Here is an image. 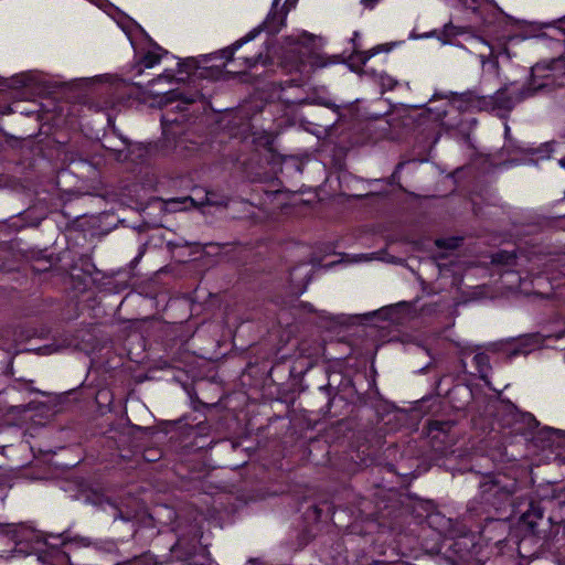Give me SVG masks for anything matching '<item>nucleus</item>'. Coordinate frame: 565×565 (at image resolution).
<instances>
[{"label": "nucleus", "instance_id": "6e6d98bb", "mask_svg": "<svg viewBox=\"0 0 565 565\" xmlns=\"http://www.w3.org/2000/svg\"><path fill=\"white\" fill-rule=\"evenodd\" d=\"M473 2H476L477 0H472ZM483 2L486 3H492L493 0H482Z\"/></svg>", "mask_w": 565, "mask_h": 565}, {"label": "nucleus", "instance_id": "c03bdc74", "mask_svg": "<svg viewBox=\"0 0 565 565\" xmlns=\"http://www.w3.org/2000/svg\"><path fill=\"white\" fill-rule=\"evenodd\" d=\"M32 383H33L32 381H23V387H24L25 390L30 391V392H36V393H41V394H43L41 391L35 390V388H32V387H31V384H32Z\"/></svg>", "mask_w": 565, "mask_h": 565}, {"label": "nucleus", "instance_id": "09e8293b", "mask_svg": "<svg viewBox=\"0 0 565 565\" xmlns=\"http://www.w3.org/2000/svg\"><path fill=\"white\" fill-rule=\"evenodd\" d=\"M168 78H172V77H171V76H168V75H166V74L160 75L156 81H153V82H152V84L159 83V82H161V81H163V79H168Z\"/></svg>", "mask_w": 565, "mask_h": 565}, {"label": "nucleus", "instance_id": "423d86ee", "mask_svg": "<svg viewBox=\"0 0 565 565\" xmlns=\"http://www.w3.org/2000/svg\"><path fill=\"white\" fill-rule=\"evenodd\" d=\"M337 401L342 402L339 396V390L330 383L322 385L311 396L309 402L310 412L322 417H337L338 413L333 411Z\"/></svg>", "mask_w": 565, "mask_h": 565}, {"label": "nucleus", "instance_id": "aec40b11", "mask_svg": "<svg viewBox=\"0 0 565 565\" xmlns=\"http://www.w3.org/2000/svg\"><path fill=\"white\" fill-rule=\"evenodd\" d=\"M515 422L524 425V431L522 433L523 435H531L535 429L540 427V422L534 417V415L526 412H518L515 414Z\"/></svg>", "mask_w": 565, "mask_h": 565}, {"label": "nucleus", "instance_id": "20e7f679", "mask_svg": "<svg viewBox=\"0 0 565 565\" xmlns=\"http://www.w3.org/2000/svg\"><path fill=\"white\" fill-rule=\"evenodd\" d=\"M519 525L527 534L545 540L552 529V519L545 518L544 508L540 502L531 501L529 509L520 516Z\"/></svg>", "mask_w": 565, "mask_h": 565}, {"label": "nucleus", "instance_id": "0eeeda50", "mask_svg": "<svg viewBox=\"0 0 565 565\" xmlns=\"http://www.w3.org/2000/svg\"><path fill=\"white\" fill-rule=\"evenodd\" d=\"M542 343L543 338L540 333H527L498 344V350L507 355V360H511L518 355L530 354L535 349H539Z\"/></svg>", "mask_w": 565, "mask_h": 565}, {"label": "nucleus", "instance_id": "7ed1b4c3", "mask_svg": "<svg viewBox=\"0 0 565 565\" xmlns=\"http://www.w3.org/2000/svg\"><path fill=\"white\" fill-rule=\"evenodd\" d=\"M71 540V535L67 532H64L58 535H54L52 533H40V532H31L29 533V539L34 546H32V552L38 554V557L42 562H46L47 557H57L60 559H65L68 564L71 563V557L67 553L61 551V546L68 543Z\"/></svg>", "mask_w": 565, "mask_h": 565}, {"label": "nucleus", "instance_id": "f03ea898", "mask_svg": "<svg viewBox=\"0 0 565 565\" xmlns=\"http://www.w3.org/2000/svg\"><path fill=\"white\" fill-rule=\"evenodd\" d=\"M288 56L284 57V66L290 71L308 73L313 68L326 67L335 63V58L324 57L319 50L323 45L322 39L305 31L297 36L286 40Z\"/></svg>", "mask_w": 565, "mask_h": 565}, {"label": "nucleus", "instance_id": "3c124183", "mask_svg": "<svg viewBox=\"0 0 565 565\" xmlns=\"http://www.w3.org/2000/svg\"><path fill=\"white\" fill-rule=\"evenodd\" d=\"M41 409V413H44V409L47 412H53L52 408L47 405V407H40L38 411Z\"/></svg>", "mask_w": 565, "mask_h": 565}, {"label": "nucleus", "instance_id": "6ab92c4d", "mask_svg": "<svg viewBox=\"0 0 565 565\" xmlns=\"http://www.w3.org/2000/svg\"><path fill=\"white\" fill-rule=\"evenodd\" d=\"M286 373L291 376L294 374V369L287 367L285 363H276L269 370L267 379L271 384L279 385L282 384L281 381L285 379Z\"/></svg>", "mask_w": 565, "mask_h": 565}, {"label": "nucleus", "instance_id": "393cba45", "mask_svg": "<svg viewBox=\"0 0 565 565\" xmlns=\"http://www.w3.org/2000/svg\"><path fill=\"white\" fill-rule=\"evenodd\" d=\"M473 362H475L476 367H477V370L479 372L480 379L486 380L487 372L491 369L489 355L486 354V353H482V352L481 353H477L473 356Z\"/></svg>", "mask_w": 565, "mask_h": 565}, {"label": "nucleus", "instance_id": "cd10ccee", "mask_svg": "<svg viewBox=\"0 0 565 565\" xmlns=\"http://www.w3.org/2000/svg\"><path fill=\"white\" fill-rule=\"evenodd\" d=\"M40 407H47L46 403L42 402H30L28 404L15 405L9 408L10 414L23 415L28 411L39 409Z\"/></svg>", "mask_w": 565, "mask_h": 565}, {"label": "nucleus", "instance_id": "412c9836", "mask_svg": "<svg viewBox=\"0 0 565 565\" xmlns=\"http://www.w3.org/2000/svg\"><path fill=\"white\" fill-rule=\"evenodd\" d=\"M518 255L515 249H500L498 253L492 255V264L500 266H514L516 264Z\"/></svg>", "mask_w": 565, "mask_h": 565}, {"label": "nucleus", "instance_id": "49530a36", "mask_svg": "<svg viewBox=\"0 0 565 565\" xmlns=\"http://www.w3.org/2000/svg\"><path fill=\"white\" fill-rule=\"evenodd\" d=\"M377 0H362V3L367 8H373Z\"/></svg>", "mask_w": 565, "mask_h": 565}, {"label": "nucleus", "instance_id": "de8ad7c7", "mask_svg": "<svg viewBox=\"0 0 565 565\" xmlns=\"http://www.w3.org/2000/svg\"><path fill=\"white\" fill-rule=\"evenodd\" d=\"M223 444L226 446H230L232 449H235L237 446V443L232 441V440H224Z\"/></svg>", "mask_w": 565, "mask_h": 565}, {"label": "nucleus", "instance_id": "4468645a", "mask_svg": "<svg viewBox=\"0 0 565 565\" xmlns=\"http://www.w3.org/2000/svg\"><path fill=\"white\" fill-rule=\"evenodd\" d=\"M278 2L279 0H274L273 10L268 13L266 20L263 23L264 28L273 33L278 32L285 25L287 17V11L284 9H275Z\"/></svg>", "mask_w": 565, "mask_h": 565}, {"label": "nucleus", "instance_id": "c756f323", "mask_svg": "<svg viewBox=\"0 0 565 565\" xmlns=\"http://www.w3.org/2000/svg\"><path fill=\"white\" fill-rule=\"evenodd\" d=\"M146 249H141L139 252V254L129 263V268L128 269H118L116 271L113 273V275L115 276H124L125 279H129L131 278L132 276H135V274L132 273L134 268L136 267V265L138 264V262L140 260V258L142 257L143 253H145Z\"/></svg>", "mask_w": 565, "mask_h": 565}, {"label": "nucleus", "instance_id": "bf43d9fd", "mask_svg": "<svg viewBox=\"0 0 565 565\" xmlns=\"http://www.w3.org/2000/svg\"><path fill=\"white\" fill-rule=\"evenodd\" d=\"M270 142L269 140V137L266 139V141L264 142V145H268Z\"/></svg>", "mask_w": 565, "mask_h": 565}, {"label": "nucleus", "instance_id": "79ce46f5", "mask_svg": "<svg viewBox=\"0 0 565 565\" xmlns=\"http://www.w3.org/2000/svg\"><path fill=\"white\" fill-rule=\"evenodd\" d=\"M163 98L166 99V103H170L178 98L177 94L173 92H168L164 94Z\"/></svg>", "mask_w": 565, "mask_h": 565}, {"label": "nucleus", "instance_id": "a878e982", "mask_svg": "<svg viewBox=\"0 0 565 565\" xmlns=\"http://www.w3.org/2000/svg\"><path fill=\"white\" fill-rule=\"evenodd\" d=\"M162 57V49L154 47L150 51H148L143 57L141 58V64L146 68H151L154 65L159 64Z\"/></svg>", "mask_w": 565, "mask_h": 565}, {"label": "nucleus", "instance_id": "5701e85b", "mask_svg": "<svg viewBox=\"0 0 565 565\" xmlns=\"http://www.w3.org/2000/svg\"><path fill=\"white\" fill-rule=\"evenodd\" d=\"M93 547L102 553L109 554V555H120L119 547L117 545V542L114 540H94Z\"/></svg>", "mask_w": 565, "mask_h": 565}, {"label": "nucleus", "instance_id": "a211bd4d", "mask_svg": "<svg viewBox=\"0 0 565 565\" xmlns=\"http://www.w3.org/2000/svg\"><path fill=\"white\" fill-rule=\"evenodd\" d=\"M458 254H448V253H439L438 255L434 256L436 259V264L439 268L440 273H450L452 275H456L457 268L459 267L458 262L456 260L458 258Z\"/></svg>", "mask_w": 565, "mask_h": 565}, {"label": "nucleus", "instance_id": "2eb2a0df", "mask_svg": "<svg viewBox=\"0 0 565 565\" xmlns=\"http://www.w3.org/2000/svg\"><path fill=\"white\" fill-rule=\"evenodd\" d=\"M61 268L68 270L73 278L79 276L76 271H82L87 276H93L98 271L96 266L84 256H82L77 262H73L72 264H62Z\"/></svg>", "mask_w": 565, "mask_h": 565}, {"label": "nucleus", "instance_id": "8fccbe9b", "mask_svg": "<svg viewBox=\"0 0 565 565\" xmlns=\"http://www.w3.org/2000/svg\"><path fill=\"white\" fill-rule=\"evenodd\" d=\"M436 245L439 248H443V247H454L452 245L446 244L445 242H441V241H437Z\"/></svg>", "mask_w": 565, "mask_h": 565}, {"label": "nucleus", "instance_id": "4c0bfd02", "mask_svg": "<svg viewBox=\"0 0 565 565\" xmlns=\"http://www.w3.org/2000/svg\"><path fill=\"white\" fill-rule=\"evenodd\" d=\"M379 51L376 49L372 50V51H367V52H362L360 53V58L359 61H361L362 63H365L367 60H370L373 55H375Z\"/></svg>", "mask_w": 565, "mask_h": 565}, {"label": "nucleus", "instance_id": "e2e57ef3", "mask_svg": "<svg viewBox=\"0 0 565 565\" xmlns=\"http://www.w3.org/2000/svg\"><path fill=\"white\" fill-rule=\"evenodd\" d=\"M68 565H73L72 563H70Z\"/></svg>", "mask_w": 565, "mask_h": 565}, {"label": "nucleus", "instance_id": "13d9d810", "mask_svg": "<svg viewBox=\"0 0 565 565\" xmlns=\"http://www.w3.org/2000/svg\"><path fill=\"white\" fill-rule=\"evenodd\" d=\"M559 164L565 168V161L564 160H559Z\"/></svg>", "mask_w": 565, "mask_h": 565}, {"label": "nucleus", "instance_id": "473e14b6", "mask_svg": "<svg viewBox=\"0 0 565 565\" xmlns=\"http://www.w3.org/2000/svg\"><path fill=\"white\" fill-rule=\"evenodd\" d=\"M321 513L322 510L320 508H318L317 505H311L305 512L303 518L308 522L318 523L321 518Z\"/></svg>", "mask_w": 565, "mask_h": 565}, {"label": "nucleus", "instance_id": "a18cd8bd", "mask_svg": "<svg viewBox=\"0 0 565 565\" xmlns=\"http://www.w3.org/2000/svg\"><path fill=\"white\" fill-rule=\"evenodd\" d=\"M259 58H260V55H258L257 57H253V58H246V63L250 67V66H254L258 62Z\"/></svg>", "mask_w": 565, "mask_h": 565}, {"label": "nucleus", "instance_id": "603ef678", "mask_svg": "<svg viewBox=\"0 0 565 565\" xmlns=\"http://www.w3.org/2000/svg\"><path fill=\"white\" fill-rule=\"evenodd\" d=\"M305 308H306L308 311H310V312H312V311H313V307H312V305H310V303H306V305H305Z\"/></svg>", "mask_w": 565, "mask_h": 565}, {"label": "nucleus", "instance_id": "052dcab7", "mask_svg": "<svg viewBox=\"0 0 565 565\" xmlns=\"http://www.w3.org/2000/svg\"><path fill=\"white\" fill-rule=\"evenodd\" d=\"M206 203H212L211 199L206 195Z\"/></svg>", "mask_w": 565, "mask_h": 565}, {"label": "nucleus", "instance_id": "5fc2aeb1", "mask_svg": "<svg viewBox=\"0 0 565 565\" xmlns=\"http://www.w3.org/2000/svg\"><path fill=\"white\" fill-rule=\"evenodd\" d=\"M137 534H138V529H135L134 533H132V537H136Z\"/></svg>", "mask_w": 565, "mask_h": 565}, {"label": "nucleus", "instance_id": "f704fd0d", "mask_svg": "<svg viewBox=\"0 0 565 565\" xmlns=\"http://www.w3.org/2000/svg\"><path fill=\"white\" fill-rule=\"evenodd\" d=\"M93 542H94V540H92L90 537L82 536V535L71 536V540L68 541V543H75L78 546H83V547H90V546L93 547Z\"/></svg>", "mask_w": 565, "mask_h": 565}, {"label": "nucleus", "instance_id": "ddd939ff", "mask_svg": "<svg viewBox=\"0 0 565 565\" xmlns=\"http://www.w3.org/2000/svg\"><path fill=\"white\" fill-rule=\"evenodd\" d=\"M369 258L363 254L354 255L353 257H351L349 254L333 252L331 254L324 255L319 260V265L323 268H332L333 266L339 264H351Z\"/></svg>", "mask_w": 565, "mask_h": 565}, {"label": "nucleus", "instance_id": "ea45409f", "mask_svg": "<svg viewBox=\"0 0 565 565\" xmlns=\"http://www.w3.org/2000/svg\"><path fill=\"white\" fill-rule=\"evenodd\" d=\"M298 0H286L285 1V4L281 9H284L285 11H289L291 9H294L297 4Z\"/></svg>", "mask_w": 565, "mask_h": 565}, {"label": "nucleus", "instance_id": "e433bc0d", "mask_svg": "<svg viewBox=\"0 0 565 565\" xmlns=\"http://www.w3.org/2000/svg\"><path fill=\"white\" fill-rule=\"evenodd\" d=\"M45 252H47V249L40 248L36 250V253H34V256L36 257L38 260H40L42 258H46V260L50 263V266H52L54 263L53 255L46 256Z\"/></svg>", "mask_w": 565, "mask_h": 565}, {"label": "nucleus", "instance_id": "f257e3e1", "mask_svg": "<svg viewBox=\"0 0 565 565\" xmlns=\"http://www.w3.org/2000/svg\"><path fill=\"white\" fill-rule=\"evenodd\" d=\"M519 489L516 479L505 473H490L482 478L479 484V501L482 505L492 508L497 516L484 519L486 526L498 522L505 524L507 516L501 513L512 507L513 495Z\"/></svg>", "mask_w": 565, "mask_h": 565}, {"label": "nucleus", "instance_id": "f8f14e48", "mask_svg": "<svg viewBox=\"0 0 565 565\" xmlns=\"http://www.w3.org/2000/svg\"><path fill=\"white\" fill-rule=\"evenodd\" d=\"M448 397L456 408L463 409L473 401V393L468 385L458 384L449 390Z\"/></svg>", "mask_w": 565, "mask_h": 565}, {"label": "nucleus", "instance_id": "37998d69", "mask_svg": "<svg viewBox=\"0 0 565 565\" xmlns=\"http://www.w3.org/2000/svg\"><path fill=\"white\" fill-rule=\"evenodd\" d=\"M154 452H156V450H153V449H149V450H147V451L145 452V458H146L148 461H154V460H156V458H154V455H156V454H154Z\"/></svg>", "mask_w": 565, "mask_h": 565}, {"label": "nucleus", "instance_id": "6e6552de", "mask_svg": "<svg viewBox=\"0 0 565 565\" xmlns=\"http://www.w3.org/2000/svg\"><path fill=\"white\" fill-rule=\"evenodd\" d=\"M477 547L473 535H461L449 541L445 555L452 565L468 562Z\"/></svg>", "mask_w": 565, "mask_h": 565}, {"label": "nucleus", "instance_id": "9b49d317", "mask_svg": "<svg viewBox=\"0 0 565 565\" xmlns=\"http://www.w3.org/2000/svg\"><path fill=\"white\" fill-rule=\"evenodd\" d=\"M411 305L406 301L398 302L381 308L372 313L381 320L391 321L393 323H399L404 315L409 311Z\"/></svg>", "mask_w": 565, "mask_h": 565}, {"label": "nucleus", "instance_id": "c9c22d12", "mask_svg": "<svg viewBox=\"0 0 565 565\" xmlns=\"http://www.w3.org/2000/svg\"><path fill=\"white\" fill-rule=\"evenodd\" d=\"M316 536V531L312 525H306L302 530V540L303 543L307 544Z\"/></svg>", "mask_w": 565, "mask_h": 565}, {"label": "nucleus", "instance_id": "7c9ffc66", "mask_svg": "<svg viewBox=\"0 0 565 565\" xmlns=\"http://www.w3.org/2000/svg\"><path fill=\"white\" fill-rule=\"evenodd\" d=\"M374 231L371 227H361L354 231L353 235L356 238V244H369V237L373 235Z\"/></svg>", "mask_w": 565, "mask_h": 565}, {"label": "nucleus", "instance_id": "4d7b16f0", "mask_svg": "<svg viewBox=\"0 0 565 565\" xmlns=\"http://www.w3.org/2000/svg\"><path fill=\"white\" fill-rule=\"evenodd\" d=\"M502 94H503L502 92H499V93L497 94V100H499V99H500V97H501V95H502Z\"/></svg>", "mask_w": 565, "mask_h": 565}, {"label": "nucleus", "instance_id": "39448f33", "mask_svg": "<svg viewBox=\"0 0 565 565\" xmlns=\"http://www.w3.org/2000/svg\"><path fill=\"white\" fill-rule=\"evenodd\" d=\"M81 497L83 498L84 502L92 504L98 509L102 510H110V516L116 520H122L125 522H135L136 514L131 511H122L117 501L108 495H106L104 492L97 490V489H86L83 490L81 493Z\"/></svg>", "mask_w": 565, "mask_h": 565}, {"label": "nucleus", "instance_id": "c85d7f7f", "mask_svg": "<svg viewBox=\"0 0 565 565\" xmlns=\"http://www.w3.org/2000/svg\"><path fill=\"white\" fill-rule=\"evenodd\" d=\"M260 32V29L257 28V29H254L253 31H250L246 36H244L243 39L236 41L232 47L230 49H226L224 50V54H228V56H232V54L234 53L235 50L239 49L244 43H247L248 41H252L254 40Z\"/></svg>", "mask_w": 565, "mask_h": 565}, {"label": "nucleus", "instance_id": "bb28decb", "mask_svg": "<svg viewBox=\"0 0 565 565\" xmlns=\"http://www.w3.org/2000/svg\"><path fill=\"white\" fill-rule=\"evenodd\" d=\"M379 395H380V393L376 388L372 392L358 393L355 404L359 406H369L370 405V406L374 407L375 406L374 403L377 401Z\"/></svg>", "mask_w": 565, "mask_h": 565}, {"label": "nucleus", "instance_id": "1a4fd4ad", "mask_svg": "<svg viewBox=\"0 0 565 565\" xmlns=\"http://www.w3.org/2000/svg\"><path fill=\"white\" fill-rule=\"evenodd\" d=\"M185 419H186V417H181L175 420H162L156 426H150V427L136 426L135 428H136V430L142 431L143 434H147V435H154L159 431H162L164 434H169L172 431H179L181 435H185V434H188L189 430L193 429V426L188 424L185 422Z\"/></svg>", "mask_w": 565, "mask_h": 565}, {"label": "nucleus", "instance_id": "864d4df0", "mask_svg": "<svg viewBox=\"0 0 565 565\" xmlns=\"http://www.w3.org/2000/svg\"><path fill=\"white\" fill-rule=\"evenodd\" d=\"M179 244H171L170 242L167 243V247L169 248H172V247H178Z\"/></svg>", "mask_w": 565, "mask_h": 565}, {"label": "nucleus", "instance_id": "a19ab883", "mask_svg": "<svg viewBox=\"0 0 565 565\" xmlns=\"http://www.w3.org/2000/svg\"><path fill=\"white\" fill-rule=\"evenodd\" d=\"M382 84L387 88H393L394 81L390 76H382Z\"/></svg>", "mask_w": 565, "mask_h": 565}, {"label": "nucleus", "instance_id": "58836bf2", "mask_svg": "<svg viewBox=\"0 0 565 565\" xmlns=\"http://www.w3.org/2000/svg\"><path fill=\"white\" fill-rule=\"evenodd\" d=\"M71 253H72V249H68V248H65L63 249L61 253H58L56 259H55V263H62L64 258H70L71 257Z\"/></svg>", "mask_w": 565, "mask_h": 565}, {"label": "nucleus", "instance_id": "72a5a7b5", "mask_svg": "<svg viewBox=\"0 0 565 565\" xmlns=\"http://www.w3.org/2000/svg\"><path fill=\"white\" fill-rule=\"evenodd\" d=\"M374 255H376V258H379V259L387 260V262H391L394 264H402V262H403L402 258L391 256L388 254L387 249H385V248L379 249V252L374 253Z\"/></svg>", "mask_w": 565, "mask_h": 565}, {"label": "nucleus", "instance_id": "680f3d73", "mask_svg": "<svg viewBox=\"0 0 565 565\" xmlns=\"http://www.w3.org/2000/svg\"><path fill=\"white\" fill-rule=\"evenodd\" d=\"M115 565H120L119 562H117Z\"/></svg>", "mask_w": 565, "mask_h": 565}, {"label": "nucleus", "instance_id": "9d476101", "mask_svg": "<svg viewBox=\"0 0 565 565\" xmlns=\"http://www.w3.org/2000/svg\"><path fill=\"white\" fill-rule=\"evenodd\" d=\"M533 444L542 449L551 448L555 444H558L559 439L564 436L563 430L555 429L552 427H543L535 429L532 434Z\"/></svg>", "mask_w": 565, "mask_h": 565}, {"label": "nucleus", "instance_id": "4be33fe9", "mask_svg": "<svg viewBox=\"0 0 565 565\" xmlns=\"http://www.w3.org/2000/svg\"><path fill=\"white\" fill-rule=\"evenodd\" d=\"M0 534L13 541L17 545H20L23 540L29 539V534H22L14 524L0 523Z\"/></svg>", "mask_w": 565, "mask_h": 565}, {"label": "nucleus", "instance_id": "b1692460", "mask_svg": "<svg viewBox=\"0 0 565 565\" xmlns=\"http://www.w3.org/2000/svg\"><path fill=\"white\" fill-rule=\"evenodd\" d=\"M455 425L456 423L454 420L430 419L427 423V429L429 434L435 431L448 434Z\"/></svg>", "mask_w": 565, "mask_h": 565}, {"label": "nucleus", "instance_id": "2f4dec72", "mask_svg": "<svg viewBox=\"0 0 565 565\" xmlns=\"http://www.w3.org/2000/svg\"><path fill=\"white\" fill-rule=\"evenodd\" d=\"M119 564L120 565H156L152 556L149 555L148 553H146L141 556L135 557L128 562H119Z\"/></svg>", "mask_w": 565, "mask_h": 565}, {"label": "nucleus", "instance_id": "f3484780", "mask_svg": "<svg viewBox=\"0 0 565 565\" xmlns=\"http://www.w3.org/2000/svg\"><path fill=\"white\" fill-rule=\"evenodd\" d=\"M171 556L178 561H188L196 553V545L183 540H178L170 547Z\"/></svg>", "mask_w": 565, "mask_h": 565}, {"label": "nucleus", "instance_id": "dca6fc26", "mask_svg": "<svg viewBox=\"0 0 565 565\" xmlns=\"http://www.w3.org/2000/svg\"><path fill=\"white\" fill-rule=\"evenodd\" d=\"M190 256L191 258L189 260H184V263H192L193 268L198 270L209 269L216 263L214 257L206 253V249H191Z\"/></svg>", "mask_w": 565, "mask_h": 565}]
</instances>
